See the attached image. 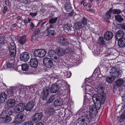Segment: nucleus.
I'll return each instance as SVG.
<instances>
[{"label": "nucleus", "mask_w": 125, "mask_h": 125, "mask_svg": "<svg viewBox=\"0 0 125 125\" xmlns=\"http://www.w3.org/2000/svg\"><path fill=\"white\" fill-rule=\"evenodd\" d=\"M75 26L76 29L77 30H78L80 29H81L83 27H86L84 25H83L82 22L80 21L78 22L75 24Z\"/></svg>", "instance_id": "obj_32"}, {"label": "nucleus", "mask_w": 125, "mask_h": 125, "mask_svg": "<svg viewBox=\"0 0 125 125\" xmlns=\"http://www.w3.org/2000/svg\"><path fill=\"white\" fill-rule=\"evenodd\" d=\"M9 50L10 55L11 57L14 58L16 52V47L14 42H12L10 43Z\"/></svg>", "instance_id": "obj_9"}, {"label": "nucleus", "mask_w": 125, "mask_h": 125, "mask_svg": "<svg viewBox=\"0 0 125 125\" xmlns=\"http://www.w3.org/2000/svg\"><path fill=\"white\" fill-rule=\"evenodd\" d=\"M118 26L119 29H122L125 30V24H119Z\"/></svg>", "instance_id": "obj_52"}, {"label": "nucleus", "mask_w": 125, "mask_h": 125, "mask_svg": "<svg viewBox=\"0 0 125 125\" xmlns=\"http://www.w3.org/2000/svg\"><path fill=\"white\" fill-rule=\"evenodd\" d=\"M105 89L104 85V84L101 83L98 85L97 88V92L98 93L101 94L104 92Z\"/></svg>", "instance_id": "obj_22"}, {"label": "nucleus", "mask_w": 125, "mask_h": 125, "mask_svg": "<svg viewBox=\"0 0 125 125\" xmlns=\"http://www.w3.org/2000/svg\"><path fill=\"white\" fill-rule=\"evenodd\" d=\"M30 29H32L35 27V25L33 24L32 22H31V24H30Z\"/></svg>", "instance_id": "obj_55"}, {"label": "nucleus", "mask_w": 125, "mask_h": 125, "mask_svg": "<svg viewBox=\"0 0 125 125\" xmlns=\"http://www.w3.org/2000/svg\"><path fill=\"white\" fill-rule=\"evenodd\" d=\"M55 96L53 95L51 96L50 98L49 99V100L48 101V103H50L52 102L54 99V97Z\"/></svg>", "instance_id": "obj_47"}, {"label": "nucleus", "mask_w": 125, "mask_h": 125, "mask_svg": "<svg viewBox=\"0 0 125 125\" xmlns=\"http://www.w3.org/2000/svg\"><path fill=\"white\" fill-rule=\"evenodd\" d=\"M101 99L99 96L96 94H94L92 97V100L95 105L96 103L99 104L100 106L101 105L103 104L106 99V95L104 93L100 94Z\"/></svg>", "instance_id": "obj_4"}, {"label": "nucleus", "mask_w": 125, "mask_h": 125, "mask_svg": "<svg viewBox=\"0 0 125 125\" xmlns=\"http://www.w3.org/2000/svg\"><path fill=\"white\" fill-rule=\"evenodd\" d=\"M56 51L57 52L52 50H50L48 51V53L54 62H58L60 60V56L66 55L65 49L58 47L56 48Z\"/></svg>", "instance_id": "obj_3"}, {"label": "nucleus", "mask_w": 125, "mask_h": 125, "mask_svg": "<svg viewBox=\"0 0 125 125\" xmlns=\"http://www.w3.org/2000/svg\"><path fill=\"white\" fill-rule=\"evenodd\" d=\"M65 54L66 55H70L72 53L73 51L72 48L70 46H68L65 49Z\"/></svg>", "instance_id": "obj_29"}, {"label": "nucleus", "mask_w": 125, "mask_h": 125, "mask_svg": "<svg viewBox=\"0 0 125 125\" xmlns=\"http://www.w3.org/2000/svg\"><path fill=\"white\" fill-rule=\"evenodd\" d=\"M125 81L122 79H118L116 81L115 83L116 86L118 87H120L122 86L123 84L125 83Z\"/></svg>", "instance_id": "obj_26"}, {"label": "nucleus", "mask_w": 125, "mask_h": 125, "mask_svg": "<svg viewBox=\"0 0 125 125\" xmlns=\"http://www.w3.org/2000/svg\"><path fill=\"white\" fill-rule=\"evenodd\" d=\"M115 35L116 40H119V39L123 38L124 35V32L123 31L120 30L116 32Z\"/></svg>", "instance_id": "obj_19"}, {"label": "nucleus", "mask_w": 125, "mask_h": 125, "mask_svg": "<svg viewBox=\"0 0 125 125\" xmlns=\"http://www.w3.org/2000/svg\"><path fill=\"white\" fill-rule=\"evenodd\" d=\"M21 2L25 4L29 3L31 2V0H21Z\"/></svg>", "instance_id": "obj_54"}, {"label": "nucleus", "mask_w": 125, "mask_h": 125, "mask_svg": "<svg viewBox=\"0 0 125 125\" xmlns=\"http://www.w3.org/2000/svg\"><path fill=\"white\" fill-rule=\"evenodd\" d=\"M15 92V89L13 88H11L10 89L7 90V96L10 97L14 96Z\"/></svg>", "instance_id": "obj_23"}, {"label": "nucleus", "mask_w": 125, "mask_h": 125, "mask_svg": "<svg viewBox=\"0 0 125 125\" xmlns=\"http://www.w3.org/2000/svg\"><path fill=\"white\" fill-rule=\"evenodd\" d=\"M40 32V30L39 28H38L36 29L35 31L33 33L36 36Z\"/></svg>", "instance_id": "obj_50"}, {"label": "nucleus", "mask_w": 125, "mask_h": 125, "mask_svg": "<svg viewBox=\"0 0 125 125\" xmlns=\"http://www.w3.org/2000/svg\"><path fill=\"white\" fill-rule=\"evenodd\" d=\"M12 111L9 109L3 111L0 115V118H4L7 116H10L12 113Z\"/></svg>", "instance_id": "obj_14"}, {"label": "nucleus", "mask_w": 125, "mask_h": 125, "mask_svg": "<svg viewBox=\"0 0 125 125\" xmlns=\"http://www.w3.org/2000/svg\"><path fill=\"white\" fill-rule=\"evenodd\" d=\"M3 38V37H0V46H1L4 44Z\"/></svg>", "instance_id": "obj_51"}, {"label": "nucleus", "mask_w": 125, "mask_h": 125, "mask_svg": "<svg viewBox=\"0 0 125 125\" xmlns=\"http://www.w3.org/2000/svg\"><path fill=\"white\" fill-rule=\"evenodd\" d=\"M109 77L107 76L105 77L106 81L108 83H112L115 80V78L113 76Z\"/></svg>", "instance_id": "obj_33"}, {"label": "nucleus", "mask_w": 125, "mask_h": 125, "mask_svg": "<svg viewBox=\"0 0 125 125\" xmlns=\"http://www.w3.org/2000/svg\"><path fill=\"white\" fill-rule=\"evenodd\" d=\"M113 36V33L112 32L107 31L105 32L104 35V37L106 41H109L111 40Z\"/></svg>", "instance_id": "obj_16"}, {"label": "nucleus", "mask_w": 125, "mask_h": 125, "mask_svg": "<svg viewBox=\"0 0 125 125\" xmlns=\"http://www.w3.org/2000/svg\"><path fill=\"white\" fill-rule=\"evenodd\" d=\"M7 9L8 8L7 6H5L4 7L3 11V13L5 14L6 13V12L7 10Z\"/></svg>", "instance_id": "obj_56"}, {"label": "nucleus", "mask_w": 125, "mask_h": 125, "mask_svg": "<svg viewBox=\"0 0 125 125\" xmlns=\"http://www.w3.org/2000/svg\"><path fill=\"white\" fill-rule=\"evenodd\" d=\"M87 20L84 16L82 18L81 20V22L82 23V24L85 27L86 26Z\"/></svg>", "instance_id": "obj_41"}, {"label": "nucleus", "mask_w": 125, "mask_h": 125, "mask_svg": "<svg viewBox=\"0 0 125 125\" xmlns=\"http://www.w3.org/2000/svg\"><path fill=\"white\" fill-rule=\"evenodd\" d=\"M46 53L45 50L42 49L35 50L33 52L34 56L40 58L44 57Z\"/></svg>", "instance_id": "obj_6"}, {"label": "nucleus", "mask_w": 125, "mask_h": 125, "mask_svg": "<svg viewBox=\"0 0 125 125\" xmlns=\"http://www.w3.org/2000/svg\"><path fill=\"white\" fill-rule=\"evenodd\" d=\"M63 105L62 99H57L55 100L54 103V105L55 107L61 106Z\"/></svg>", "instance_id": "obj_27"}, {"label": "nucleus", "mask_w": 125, "mask_h": 125, "mask_svg": "<svg viewBox=\"0 0 125 125\" xmlns=\"http://www.w3.org/2000/svg\"><path fill=\"white\" fill-rule=\"evenodd\" d=\"M122 11L120 10L119 9H115L112 10V13L114 14H118L121 13Z\"/></svg>", "instance_id": "obj_40"}, {"label": "nucleus", "mask_w": 125, "mask_h": 125, "mask_svg": "<svg viewBox=\"0 0 125 125\" xmlns=\"http://www.w3.org/2000/svg\"><path fill=\"white\" fill-rule=\"evenodd\" d=\"M36 36L34 34H33L32 35V36L31 41V42L33 41L34 40H35V36Z\"/></svg>", "instance_id": "obj_57"}, {"label": "nucleus", "mask_w": 125, "mask_h": 125, "mask_svg": "<svg viewBox=\"0 0 125 125\" xmlns=\"http://www.w3.org/2000/svg\"><path fill=\"white\" fill-rule=\"evenodd\" d=\"M60 41L61 45H66L68 43L66 39L63 37H61L60 38Z\"/></svg>", "instance_id": "obj_35"}, {"label": "nucleus", "mask_w": 125, "mask_h": 125, "mask_svg": "<svg viewBox=\"0 0 125 125\" xmlns=\"http://www.w3.org/2000/svg\"><path fill=\"white\" fill-rule=\"evenodd\" d=\"M65 2L66 3L64 7L65 9L67 12H71L70 13H68L69 15L70 16H72L75 14V13L73 12L70 4V0H65Z\"/></svg>", "instance_id": "obj_7"}, {"label": "nucleus", "mask_w": 125, "mask_h": 125, "mask_svg": "<svg viewBox=\"0 0 125 125\" xmlns=\"http://www.w3.org/2000/svg\"><path fill=\"white\" fill-rule=\"evenodd\" d=\"M25 104L24 103H20L14 107L13 111L16 113H19L15 117L16 124H19L24 121L26 118V115L23 113L25 109Z\"/></svg>", "instance_id": "obj_2"}, {"label": "nucleus", "mask_w": 125, "mask_h": 125, "mask_svg": "<svg viewBox=\"0 0 125 125\" xmlns=\"http://www.w3.org/2000/svg\"><path fill=\"white\" fill-rule=\"evenodd\" d=\"M98 104L100 105L99 104H97L96 103L95 105H93L90 106V111L86 116H82L78 119V122L80 125H88L89 124L90 122L91 121H93V119L95 117V113H96L97 112L96 106Z\"/></svg>", "instance_id": "obj_1"}, {"label": "nucleus", "mask_w": 125, "mask_h": 125, "mask_svg": "<svg viewBox=\"0 0 125 125\" xmlns=\"http://www.w3.org/2000/svg\"><path fill=\"white\" fill-rule=\"evenodd\" d=\"M18 67L21 68L22 70L23 71H26L28 69L29 65L27 64H23L21 66L20 65Z\"/></svg>", "instance_id": "obj_34"}, {"label": "nucleus", "mask_w": 125, "mask_h": 125, "mask_svg": "<svg viewBox=\"0 0 125 125\" xmlns=\"http://www.w3.org/2000/svg\"><path fill=\"white\" fill-rule=\"evenodd\" d=\"M118 41V45L119 47L123 48L125 47V38H122Z\"/></svg>", "instance_id": "obj_21"}, {"label": "nucleus", "mask_w": 125, "mask_h": 125, "mask_svg": "<svg viewBox=\"0 0 125 125\" xmlns=\"http://www.w3.org/2000/svg\"><path fill=\"white\" fill-rule=\"evenodd\" d=\"M112 11V9L111 8L107 11L105 15V19L106 20L110 19L111 17V14Z\"/></svg>", "instance_id": "obj_30"}, {"label": "nucleus", "mask_w": 125, "mask_h": 125, "mask_svg": "<svg viewBox=\"0 0 125 125\" xmlns=\"http://www.w3.org/2000/svg\"><path fill=\"white\" fill-rule=\"evenodd\" d=\"M7 96V95L5 92H2L0 94V101L2 103L4 102Z\"/></svg>", "instance_id": "obj_25"}, {"label": "nucleus", "mask_w": 125, "mask_h": 125, "mask_svg": "<svg viewBox=\"0 0 125 125\" xmlns=\"http://www.w3.org/2000/svg\"><path fill=\"white\" fill-rule=\"evenodd\" d=\"M43 20H40L38 23L37 26H38L42 22H43Z\"/></svg>", "instance_id": "obj_62"}, {"label": "nucleus", "mask_w": 125, "mask_h": 125, "mask_svg": "<svg viewBox=\"0 0 125 125\" xmlns=\"http://www.w3.org/2000/svg\"><path fill=\"white\" fill-rule=\"evenodd\" d=\"M115 20L118 22H121L123 21V19L122 17L120 15H117L115 16Z\"/></svg>", "instance_id": "obj_36"}, {"label": "nucleus", "mask_w": 125, "mask_h": 125, "mask_svg": "<svg viewBox=\"0 0 125 125\" xmlns=\"http://www.w3.org/2000/svg\"><path fill=\"white\" fill-rule=\"evenodd\" d=\"M48 113H49L50 115H51L52 114L53 112L54 111V110L52 108L50 107H48Z\"/></svg>", "instance_id": "obj_48"}, {"label": "nucleus", "mask_w": 125, "mask_h": 125, "mask_svg": "<svg viewBox=\"0 0 125 125\" xmlns=\"http://www.w3.org/2000/svg\"><path fill=\"white\" fill-rule=\"evenodd\" d=\"M17 88L19 91V93L20 94H25L26 90V88L25 87L20 85L18 86Z\"/></svg>", "instance_id": "obj_20"}, {"label": "nucleus", "mask_w": 125, "mask_h": 125, "mask_svg": "<svg viewBox=\"0 0 125 125\" xmlns=\"http://www.w3.org/2000/svg\"><path fill=\"white\" fill-rule=\"evenodd\" d=\"M35 104V101L34 98L27 103L26 105H25V110L27 112L30 111Z\"/></svg>", "instance_id": "obj_10"}, {"label": "nucleus", "mask_w": 125, "mask_h": 125, "mask_svg": "<svg viewBox=\"0 0 125 125\" xmlns=\"http://www.w3.org/2000/svg\"><path fill=\"white\" fill-rule=\"evenodd\" d=\"M16 101L14 99H10L8 100L4 107L5 109L11 108L13 107L16 104Z\"/></svg>", "instance_id": "obj_11"}, {"label": "nucleus", "mask_w": 125, "mask_h": 125, "mask_svg": "<svg viewBox=\"0 0 125 125\" xmlns=\"http://www.w3.org/2000/svg\"><path fill=\"white\" fill-rule=\"evenodd\" d=\"M12 120V118L10 116H7L4 118L0 119L1 122L2 123H7L10 122Z\"/></svg>", "instance_id": "obj_28"}, {"label": "nucleus", "mask_w": 125, "mask_h": 125, "mask_svg": "<svg viewBox=\"0 0 125 125\" xmlns=\"http://www.w3.org/2000/svg\"><path fill=\"white\" fill-rule=\"evenodd\" d=\"M57 20V17L54 18H51L49 21L48 22L50 24H53L55 23Z\"/></svg>", "instance_id": "obj_42"}, {"label": "nucleus", "mask_w": 125, "mask_h": 125, "mask_svg": "<svg viewBox=\"0 0 125 125\" xmlns=\"http://www.w3.org/2000/svg\"><path fill=\"white\" fill-rule=\"evenodd\" d=\"M27 41L26 37L25 36H23L21 37L19 40L20 43L22 45L24 44Z\"/></svg>", "instance_id": "obj_31"}, {"label": "nucleus", "mask_w": 125, "mask_h": 125, "mask_svg": "<svg viewBox=\"0 0 125 125\" xmlns=\"http://www.w3.org/2000/svg\"><path fill=\"white\" fill-rule=\"evenodd\" d=\"M122 99L123 102H125V94H123V96H122Z\"/></svg>", "instance_id": "obj_58"}, {"label": "nucleus", "mask_w": 125, "mask_h": 125, "mask_svg": "<svg viewBox=\"0 0 125 125\" xmlns=\"http://www.w3.org/2000/svg\"><path fill=\"white\" fill-rule=\"evenodd\" d=\"M54 35V31L53 30H49L47 32V35L49 37H53Z\"/></svg>", "instance_id": "obj_37"}, {"label": "nucleus", "mask_w": 125, "mask_h": 125, "mask_svg": "<svg viewBox=\"0 0 125 125\" xmlns=\"http://www.w3.org/2000/svg\"><path fill=\"white\" fill-rule=\"evenodd\" d=\"M66 26H67L68 27H69L70 26V24H68V23H67V24H66L65 25V27H66Z\"/></svg>", "instance_id": "obj_63"}, {"label": "nucleus", "mask_w": 125, "mask_h": 125, "mask_svg": "<svg viewBox=\"0 0 125 125\" xmlns=\"http://www.w3.org/2000/svg\"><path fill=\"white\" fill-rule=\"evenodd\" d=\"M46 125H52V122L51 120H49L48 121L46 120L45 122H44Z\"/></svg>", "instance_id": "obj_53"}, {"label": "nucleus", "mask_w": 125, "mask_h": 125, "mask_svg": "<svg viewBox=\"0 0 125 125\" xmlns=\"http://www.w3.org/2000/svg\"><path fill=\"white\" fill-rule=\"evenodd\" d=\"M32 122L31 121H28L24 123L22 125H33Z\"/></svg>", "instance_id": "obj_49"}, {"label": "nucleus", "mask_w": 125, "mask_h": 125, "mask_svg": "<svg viewBox=\"0 0 125 125\" xmlns=\"http://www.w3.org/2000/svg\"><path fill=\"white\" fill-rule=\"evenodd\" d=\"M37 14L36 13H31L29 15L33 17L36 16V15Z\"/></svg>", "instance_id": "obj_59"}, {"label": "nucleus", "mask_w": 125, "mask_h": 125, "mask_svg": "<svg viewBox=\"0 0 125 125\" xmlns=\"http://www.w3.org/2000/svg\"><path fill=\"white\" fill-rule=\"evenodd\" d=\"M104 38L101 36H100L97 40V43L101 46H104L106 45V42Z\"/></svg>", "instance_id": "obj_24"}, {"label": "nucleus", "mask_w": 125, "mask_h": 125, "mask_svg": "<svg viewBox=\"0 0 125 125\" xmlns=\"http://www.w3.org/2000/svg\"><path fill=\"white\" fill-rule=\"evenodd\" d=\"M29 55L28 53L24 52L21 54L20 55V59L23 62H26L29 58Z\"/></svg>", "instance_id": "obj_15"}, {"label": "nucleus", "mask_w": 125, "mask_h": 125, "mask_svg": "<svg viewBox=\"0 0 125 125\" xmlns=\"http://www.w3.org/2000/svg\"><path fill=\"white\" fill-rule=\"evenodd\" d=\"M5 3L6 5L8 6L9 5V0H5Z\"/></svg>", "instance_id": "obj_60"}, {"label": "nucleus", "mask_w": 125, "mask_h": 125, "mask_svg": "<svg viewBox=\"0 0 125 125\" xmlns=\"http://www.w3.org/2000/svg\"><path fill=\"white\" fill-rule=\"evenodd\" d=\"M90 100L89 99L87 98L86 96H85L84 98L83 103L84 104H87L90 103Z\"/></svg>", "instance_id": "obj_46"}, {"label": "nucleus", "mask_w": 125, "mask_h": 125, "mask_svg": "<svg viewBox=\"0 0 125 125\" xmlns=\"http://www.w3.org/2000/svg\"><path fill=\"white\" fill-rule=\"evenodd\" d=\"M60 88L58 86L55 84V83L53 84L51 87L50 90L51 93H55L57 92L59 90Z\"/></svg>", "instance_id": "obj_18"}, {"label": "nucleus", "mask_w": 125, "mask_h": 125, "mask_svg": "<svg viewBox=\"0 0 125 125\" xmlns=\"http://www.w3.org/2000/svg\"><path fill=\"white\" fill-rule=\"evenodd\" d=\"M55 83V84L57 85V86H58V87L60 88L62 85L64 83V82L62 80H59Z\"/></svg>", "instance_id": "obj_38"}, {"label": "nucleus", "mask_w": 125, "mask_h": 125, "mask_svg": "<svg viewBox=\"0 0 125 125\" xmlns=\"http://www.w3.org/2000/svg\"><path fill=\"white\" fill-rule=\"evenodd\" d=\"M122 71L119 68L116 67H113L110 71V75L115 79L119 78L122 75Z\"/></svg>", "instance_id": "obj_5"}, {"label": "nucleus", "mask_w": 125, "mask_h": 125, "mask_svg": "<svg viewBox=\"0 0 125 125\" xmlns=\"http://www.w3.org/2000/svg\"><path fill=\"white\" fill-rule=\"evenodd\" d=\"M29 65L31 67H37L38 65V60L35 58L31 59L29 62Z\"/></svg>", "instance_id": "obj_17"}, {"label": "nucleus", "mask_w": 125, "mask_h": 125, "mask_svg": "<svg viewBox=\"0 0 125 125\" xmlns=\"http://www.w3.org/2000/svg\"><path fill=\"white\" fill-rule=\"evenodd\" d=\"M43 62L46 67L49 68H51L53 65L52 60L49 58H44L43 60Z\"/></svg>", "instance_id": "obj_12"}, {"label": "nucleus", "mask_w": 125, "mask_h": 125, "mask_svg": "<svg viewBox=\"0 0 125 125\" xmlns=\"http://www.w3.org/2000/svg\"><path fill=\"white\" fill-rule=\"evenodd\" d=\"M42 116V113L36 112L32 117L31 121L34 123H37L40 121Z\"/></svg>", "instance_id": "obj_8"}, {"label": "nucleus", "mask_w": 125, "mask_h": 125, "mask_svg": "<svg viewBox=\"0 0 125 125\" xmlns=\"http://www.w3.org/2000/svg\"><path fill=\"white\" fill-rule=\"evenodd\" d=\"M46 23V21H45L43 22L41 24V28H42L43 27V25Z\"/></svg>", "instance_id": "obj_61"}, {"label": "nucleus", "mask_w": 125, "mask_h": 125, "mask_svg": "<svg viewBox=\"0 0 125 125\" xmlns=\"http://www.w3.org/2000/svg\"><path fill=\"white\" fill-rule=\"evenodd\" d=\"M36 125H44L43 123L42 122L39 123H38Z\"/></svg>", "instance_id": "obj_64"}, {"label": "nucleus", "mask_w": 125, "mask_h": 125, "mask_svg": "<svg viewBox=\"0 0 125 125\" xmlns=\"http://www.w3.org/2000/svg\"><path fill=\"white\" fill-rule=\"evenodd\" d=\"M50 88L48 87H45L43 89V92L42 93L41 98L42 100H46L49 94Z\"/></svg>", "instance_id": "obj_13"}, {"label": "nucleus", "mask_w": 125, "mask_h": 125, "mask_svg": "<svg viewBox=\"0 0 125 125\" xmlns=\"http://www.w3.org/2000/svg\"><path fill=\"white\" fill-rule=\"evenodd\" d=\"M100 51H101V49H99L98 48L94 49L93 52H94L95 54L96 55H98L99 54H100V53H101L100 52H100Z\"/></svg>", "instance_id": "obj_44"}, {"label": "nucleus", "mask_w": 125, "mask_h": 125, "mask_svg": "<svg viewBox=\"0 0 125 125\" xmlns=\"http://www.w3.org/2000/svg\"><path fill=\"white\" fill-rule=\"evenodd\" d=\"M125 118V112L124 111V112L120 117H119L118 118V121L120 123H121L124 121V120Z\"/></svg>", "instance_id": "obj_39"}, {"label": "nucleus", "mask_w": 125, "mask_h": 125, "mask_svg": "<svg viewBox=\"0 0 125 125\" xmlns=\"http://www.w3.org/2000/svg\"><path fill=\"white\" fill-rule=\"evenodd\" d=\"M11 61H13V62H14V61L13 59H12L11 60H10L9 61V62L6 64V66L7 67L11 68L13 67L14 66V64L12 63H11Z\"/></svg>", "instance_id": "obj_43"}, {"label": "nucleus", "mask_w": 125, "mask_h": 125, "mask_svg": "<svg viewBox=\"0 0 125 125\" xmlns=\"http://www.w3.org/2000/svg\"><path fill=\"white\" fill-rule=\"evenodd\" d=\"M6 53L5 50V49H3L0 51V55L1 57H3L4 55H6Z\"/></svg>", "instance_id": "obj_45"}]
</instances>
